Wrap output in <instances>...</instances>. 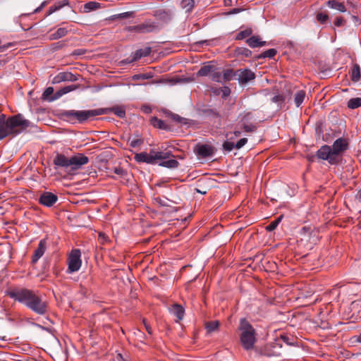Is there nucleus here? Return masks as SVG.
Returning a JSON list of instances; mask_svg holds the SVG:
<instances>
[{"label": "nucleus", "mask_w": 361, "mask_h": 361, "mask_svg": "<svg viewBox=\"0 0 361 361\" xmlns=\"http://www.w3.org/2000/svg\"><path fill=\"white\" fill-rule=\"evenodd\" d=\"M142 142V141L140 139H133L130 141V146L131 147L135 148V147H137V146H139L140 145H141Z\"/></svg>", "instance_id": "obj_51"}, {"label": "nucleus", "mask_w": 361, "mask_h": 361, "mask_svg": "<svg viewBox=\"0 0 361 361\" xmlns=\"http://www.w3.org/2000/svg\"><path fill=\"white\" fill-rule=\"evenodd\" d=\"M89 162V158L83 154L78 153L70 157L71 168L77 170Z\"/></svg>", "instance_id": "obj_13"}, {"label": "nucleus", "mask_w": 361, "mask_h": 361, "mask_svg": "<svg viewBox=\"0 0 361 361\" xmlns=\"http://www.w3.org/2000/svg\"><path fill=\"white\" fill-rule=\"evenodd\" d=\"M305 92L304 90H299L295 94V103L297 107H299L303 102L305 98Z\"/></svg>", "instance_id": "obj_33"}, {"label": "nucleus", "mask_w": 361, "mask_h": 361, "mask_svg": "<svg viewBox=\"0 0 361 361\" xmlns=\"http://www.w3.org/2000/svg\"><path fill=\"white\" fill-rule=\"evenodd\" d=\"M246 43L251 48L261 47L267 44V42L262 41L259 36H251L246 40Z\"/></svg>", "instance_id": "obj_21"}, {"label": "nucleus", "mask_w": 361, "mask_h": 361, "mask_svg": "<svg viewBox=\"0 0 361 361\" xmlns=\"http://www.w3.org/2000/svg\"><path fill=\"white\" fill-rule=\"evenodd\" d=\"M57 11L54 6L49 7L47 16H49Z\"/></svg>", "instance_id": "obj_63"}, {"label": "nucleus", "mask_w": 361, "mask_h": 361, "mask_svg": "<svg viewBox=\"0 0 361 361\" xmlns=\"http://www.w3.org/2000/svg\"><path fill=\"white\" fill-rule=\"evenodd\" d=\"M47 249V240L46 239H42L39 244L37 248L34 251V253L32 257V262L33 264L36 263L44 254Z\"/></svg>", "instance_id": "obj_16"}, {"label": "nucleus", "mask_w": 361, "mask_h": 361, "mask_svg": "<svg viewBox=\"0 0 361 361\" xmlns=\"http://www.w3.org/2000/svg\"><path fill=\"white\" fill-rule=\"evenodd\" d=\"M152 78V75L151 73H142V74H135L132 77V79L135 81L140 80H147Z\"/></svg>", "instance_id": "obj_44"}, {"label": "nucleus", "mask_w": 361, "mask_h": 361, "mask_svg": "<svg viewBox=\"0 0 361 361\" xmlns=\"http://www.w3.org/2000/svg\"><path fill=\"white\" fill-rule=\"evenodd\" d=\"M143 323L145 324V329H146L147 331L148 332V334H152V329H151L150 326L146 323L145 319H143Z\"/></svg>", "instance_id": "obj_62"}, {"label": "nucleus", "mask_w": 361, "mask_h": 361, "mask_svg": "<svg viewBox=\"0 0 361 361\" xmlns=\"http://www.w3.org/2000/svg\"><path fill=\"white\" fill-rule=\"evenodd\" d=\"M349 75L351 80L354 82H357L360 80L361 70L360 66L357 63L353 65L349 71Z\"/></svg>", "instance_id": "obj_20"}, {"label": "nucleus", "mask_w": 361, "mask_h": 361, "mask_svg": "<svg viewBox=\"0 0 361 361\" xmlns=\"http://www.w3.org/2000/svg\"><path fill=\"white\" fill-rule=\"evenodd\" d=\"M215 66L212 65H204V66L201 67L200 69L197 71V75L200 77L207 76L208 75L212 73L213 71H215Z\"/></svg>", "instance_id": "obj_27"}, {"label": "nucleus", "mask_w": 361, "mask_h": 361, "mask_svg": "<svg viewBox=\"0 0 361 361\" xmlns=\"http://www.w3.org/2000/svg\"><path fill=\"white\" fill-rule=\"evenodd\" d=\"M211 79L214 82H224V81L222 80L223 75H221V73L218 72V71H213V72H212V73H211Z\"/></svg>", "instance_id": "obj_41"}, {"label": "nucleus", "mask_w": 361, "mask_h": 361, "mask_svg": "<svg viewBox=\"0 0 361 361\" xmlns=\"http://www.w3.org/2000/svg\"><path fill=\"white\" fill-rule=\"evenodd\" d=\"M237 80L240 85H245L255 79V73L248 68L237 70Z\"/></svg>", "instance_id": "obj_12"}, {"label": "nucleus", "mask_w": 361, "mask_h": 361, "mask_svg": "<svg viewBox=\"0 0 361 361\" xmlns=\"http://www.w3.org/2000/svg\"><path fill=\"white\" fill-rule=\"evenodd\" d=\"M135 159L137 162H142L147 164H154V150H150L149 153L147 152H140L136 154L135 155Z\"/></svg>", "instance_id": "obj_18"}, {"label": "nucleus", "mask_w": 361, "mask_h": 361, "mask_svg": "<svg viewBox=\"0 0 361 361\" xmlns=\"http://www.w3.org/2000/svg\"><path fill=\"white\" fill-rule=\"evenodd\" d=\"M343 23H344V19L341 16L336 17L334 22V25L336 27H341V25H343Z\"/></svg>", "instance_id": "obj_54"}, {"label": "nucleus", "mask_w": 361, "mask_h": 361, "mask_svg": "<svg viewBox=\"0 0 361 361\" xmlns=\"http://www.w3.org/2000/svg\"><path fill=\"white\" fill-rule=\"evenodd\" d=\"M242 11H243V8H233L232 10H231L229 12H228V14H236V13H238L240 12H241Z\"/></svg>", "instance_id": "obj_58"}, {"label": "nucleus", "mask_w": 361, "mask_h": 361, "mask_svg": "<svg viewBox=\"0 0 361 361\" xmlns=\"http://www.w3.org/2000/svg\"><path fill=\"white\" fill-rule=\"evenodd\" d=\"M329 16L327 12H317L316 14V20L321 25H326L329 22Z\"/></svg>", "instance_id": "obj_28"}, {"label": "nucleus", "mask_w": 361, "mask_h": 361, "mask_svg": "<svg viewBox=\"0 0 361 361\" xmlns=\"http://www.w3.org/2000/svg\"><path fill=\"white\" fill-rule=\"evenodd\" d=\"M280 339V343L282 344V342L285 343L288 345H293L295 341V338L293 336L285 335V334H281L279 338H277L276 340Z\"/></svg>", "instance_id": "obj_36"}, {"label": "nucleus", "mask_w": 361, "mask_h": 361, "mask_svg": "<svg viewBox=\"0 0 361 361\" xmlns=\"http://www.w3.org/2000/svg\"><path fill=\"white\" fill-rule=\"evenodd\" d=\"M234 76H237V71H234L232 68L225 69L223 71V81H230Z\"/></svg>", "instance_id": "obj_31"}, {"label": "nucleus", "mask_w": 361, "mask_h": 361, "mask_svg": "<svg viewBox=\"0 0 361 361\" xmlns=\"http://www.w3.org/2000/svg\"><path fill=\"white\" fill-rule=\"evenodd\" d=\"M159 165L161 166L166 167V168L175 169L178 166L179 163L176 159H172L164 161L161 163H160Z\"/></svg>", "instance_id": "obj_38"}, {"label": "nucleus", "mask_w": 361, "mask_h": 361, "mask_svg": "<svg viewBox=\"0 0 361 361\" xmlns=\"http://www.w3.org/2000/svg\"><path fill=\"white\" fill-rule=\"evenodd\" d=\"M111 111L121 118L126 116V111L121 107H114L111 109Z\"/></svg>", "instance_id": "obj_42"}, {"label": "nucleus", "mask_w": 361, "mask_h": 361, "mask_svg": "<svg viewBox=\"0 0 361 361\" xmlns=\"http://www.w3.org/2000/svg\"><path fill=\"white\" fill-rule=\"evenodd\" d=\"M135 335L141 342H143L144 339L145 338V334L140 330H137V331L135 332Z\"/></svg>", "instance_id": "obj_53"}, {"label": "nucleus", "mask_w": 361, "mask_h": 361, "mask_svg": "<svg viewBox=\"0 0 361 361\" xmlns=\"http://www.w3.org/2000/svg\"><path fill=\"white\" fill-rule=\"evenodd\" d=\"M242 130L239 128L238 130H235L232 134H233L235 137H240L242 134Z\"/></svg>", "instance_id": "obj_61"}, {"label": "nucleus", "mask_w": 361, "mask_h": 361, "mask_svg": "<svg viewBox=\"0 0 361 361\" xmlns=\"http://www.w3.org/2000/svg\"><path fill=\"white\" fill-rule=\"evenodd\" d=\"M284 101V97L283 95L278 94L274 96L272 98V102H283Z\"/></svg>", "instance_id": "obj_55"}, {"label": "nucleus", "mask_w": 361, "mask_h": 361, "mask_svg": "<svg viewBox=\"0 0 361 361\" xmlns=\"http://www.w3.org/2000/svg\"><path fill=\"white\" fill-rule=\"evenodd\" d=\"M131 17H133V12H132V11H128V12L119 13L116 16L117 18H131Z\"/></svg>", "instance_id": "obj_49"}, {"label": "nucleus", "mask_w": 361, "mask_h": 361, "mask_svg": "<svg viewBox=\"0 0 361 361\" xmlns=\"http://www.w3.org/2000/svg\"><path fill=\"white\" fill-rule=\"evenodd\" d=\"M205 113H207L208 114H210V115H213L215 117H219L220 116L219 113L217 112L216 110H214V109H207V110L205 111Z\"/></svg>", "instance_id": "obj_56"}, {"label": "nucleus", "mask_w": 361, "mask_h": 361, "mask_svg": "<svg viewBox=\"0 0 361 361\" xmlns=\"http://www.w3.org/2000/svg\"><path fill=\"white\" fill-rule=\"evenodd\" d=\"M114 171L116 174L119 175L121 177H123L127 175L126 171L120 167L115 168Z\"/></svg>", "instance_id": "obj_50"}, {"label": "nucleus", "mask_w": 361, "mask_h": 361, "mask_svg": "<svg viewBox=\"0 0 361 361\" xmlns=\"http://www.w3.org/2000/svg\"><path fill=\"white\" fill-rule=\"evenodd\" d=\"M85 53V51L84 49H76L73 52V55H77V56H79V55H82Z\"/></svg>", "instance_id": "obj_60"}, {"label": "nucleus", "mask_w": 361, "mask_h": 361, "mask_svg": "<svg viewBox=\"0 0 361 361\" xmlns=\"http://www.w3.org/2000/svg\"><path fill=\"white\" fill-rule=\"evenodd\" d=\"M157 27L154 23L151 21H145L137 25L128 26L126 30L128 32H135L137 33H148L153 32Z\"/></svg>", "instance_id": "obj_9"}, {"label": "nucleus", "mask_w": 361, "mask_h": 361, "mask_svg": "<svg viewBox=\"0 0 361 361\" xmlns=\"http://www.w3.org/2000/svg\"><path fill=\"white\" fill-rule=\"evenodd\" d=\"M170 312L176 317L178 321H180L183 319L185 314V309L179 304H174L169 309Z\"/></svg>", "instance_id": "obj_19"}, {"label": "nucleus", "mask_w": 361, "mask_h": 361, "mask_svg": "<svg viewBox=\"0 0 361 361\" xmlns=\"http://www.w3.org/2000/svg\"><path fill=\"white\" fill-rule=\"evenodd\" d=\"M150 123L155 128L159 129H167V125L165 122L161 119H159L157 117H152L150 119Z\"/></svg>", "instance_id": "obj_29"}, {"label": "nucleus", "mask_w": 361, "mask_h": 361, "mask_svg": "<svg viewBox=\"0 0 361 361\" xmlns=\"http://www.w3.org/2000/svg\"><path fill=\"white\" fill-rule=\"evenodd\" d=\"M68 30L66 27H59L49 35L50 40H56L67 35Z\"/></svg>", "instance_id": "obj_25"}, {"label": "nucleus", "mask_w": 361, "mask_h": 361, "mask_svg": "<svg viewBox=\"0 0 361 361\" xmlns=\"http://www.w3.org/2000/svg\"><path fill=\"white\" fill-rule=\"evenodd\" d=\"M235 148V144L230 141H225L223 143V149L226 152H231Z\"/></svg>", "instance_id": "obj_45"}, {"label": "nucleus", "mask_w": 361, "mask_h": 361, "mask_svg": "<svg viewBox=\"0 0 361 361\" xmlns=\"http://www.w3.org/2000/svg\"><path fill=\"white\" fill-rule=\"evenodd\" d=\"M241 54L244 56H245L246 57H248L251 55L252 52L250 49H246V48H244L243 49V51H241Z\"/></svg>", "instance_id": "obj_59"}, {"label": "nucleus", "mask_w": 361, "mask_h": 361, "mask_svg": "<svg viewBox=\"0 0 361 361\" xmlns=\"http://www.w3.org/2000/svg\"><path fill=\"white\" fill-rule=\"evenodd\" d=\"M332 153L331 147L329 145H324L317 150V156L320 159L328 161V162L331 165L337 164V158H335Z\"/></svg>", "instance_id": "obj_7"}, {"label": "nucleus", "mask_w": 361, "mask_h": 361, "mask_svg": "<svg viewBox=\"0 0 361 361\" xmlns=\"http://www.w3.org/2000/svg\"><path fill=\"white\" fill-rule=\"evenodd\" d=\"M181 7L186 10V11H191L194 7V0H182L180 2Z\"/></svg>", "instance_id": "obj_39"}, {"label": "nucleus", "mask_w": 361, "mask_h": 361, "mask_svg": "<svg viewBox=\"0 0 361 361\" xmlns=\"http://www.w3.org/2000/svg\"><path fill=\"white\" fill-rule=\"evenodd\" d=\"M348 143L345 138H338L336 140L332 145L331 150L335 158H337V162L340 161L341 154L348 149Z\"/></svg>", "instance_id": "obj_10"}, {"label": "nucleus", "mask_w": 361, "mask_h": 361, "mask_svg": "<svg viewBox=\"0 0 361 361\" xmlns=\"http://www.w3.org/2000/svg\"><path fill=\"white\" fill-rule=\"evenodd\" d=\"M173 155L171 152H156L154 150V161L157 159H166Z\"/></svg>", "instance_id": "obj_35"}, {"label": "nucleus", "mask_w": 361, "mask_h": 361, "mask_svg": "<svg viewBox=\"0 0 361 361\" xmlns=\"http://www.w3.org/2000/svg\"><path fill=\"white\" fill-rule=\"evenodd\" d=\"M30 126V122L18 114L6 118L4 114L0 115V140L7 137H15Z\"/></svg>", "instance_id": "obj_2"}, {"label": "nucleus", "mask_w": 361, "mask_h": 361, "mask_svg": "<svg viewBox=\"0 0 361 361\" xmlns=\"http://www.w3.org/2000/svg\"><path fill=\"white\" fill-rule=\"evenodd\" d=\"M54 90L52 87H49L46 88L42 95V99L44 101L53 102L51 99L54 97L55 93H54Z\"/></svg>", "instance_id": "obj_30"}, {"label": "nucleus", "mask_w": 361, "mask_h": 361, "mask_svg": "<svg viewBox=\"0 0 361 361\" xmlns=\"http://www.w3.org/2000/svg\"><path fill=\"white\" fill-rule=\"evenodd\" d=\"M150 53H151L150 47L138 49L134 53L133 59L128 63L136 61L137 60H138L142 57L149 56L150 54Z\"/></svg>", "instance_id": "obj_24"}, {"label": "nucleus", "mask_w": 361, "mask_h": 361, "mask_svg": "<svg viewBox=\"0 0 361 361\" xmlns=\"http://www.w3.org/2000/svg\"><path fill=\"white\" fill-rule=\"evenodd\" d=\"M361 106V98L355 97L352 98L348 102V107L351 109H355Z\"/></svg>", "instance_id": "obj_37"}, {"label": "nucleus", "mask_w": 361, "mask_h": 361, "mask_svg": "<svg viewBox=\"0 0 361 361\" xmlns=\"http://www.w3.org/2000/svg\"><path fill=\"white\" fill-rule=\"evenodd\" d=\"M78 75H75L71 72H61L54 78V82L59 83L64 81L74 82L78 80Z\"/></svg>", "instance_id": "obj_15"}, {"label": "nucleus", "mask_w": 361, "mask_h": 361, "mask_svg": "<svg viewBox=\"0 0 361 361\" xmlns=\"http://www.w3.org/2000/svg\"><path fill=\"white\" fill-rule=\"evenodd\" d=\"M220 326V322L218 320L209 321L204 324L205 329L207 334H211L214 331H218Z\"/></svg>", "instance_id": "obj_26"}, {"label": "nucleus", "mask_w": 361, "mask_h": 361, "mask_svg": "<svg viewBox=\"0 0 361 361\" xmlns=\"http://www.w3.org/2000/svg\"><path fill=\"white\" fill-rule=\"evenodd\" d=\"M79 87V85H70L68 86H66L57 92H55L54 97L51 99L52 100H56L59 99L61 97H62L63 94H67L71 91H73Z\"/></svg>", "instance_id": "obj_22"}, {"label": "nucleus", "mask_w": 361, "mask_h": 361, "mask_svg": "<svg viewBox=\"0 0 361 361\" xmlns=\"http://www.w3.org/2000/svg\"><path fill=\"white\" fill-rule=\"evenodd\" d=\"M57 201V195L51 192H44L39 197V203L48 207H52Z\"/></svg>", "instance_id": "obj_14"}, {"label": "nucleus", "mask_w": 361, "mask_h": 361, "mask_svg": "<svg viewBox=\"0 0 361 361\" xmlns=\"http://www.w3.org/2000/svg\"><path fill=\"white\" fill-rule=\"evenodd\" d=\"M252 34V30L250 27H247L244 30L240 31L235 36L236 40H242L250 37Z\"/></svg>", "instance_id": "obj_34"}, {"label": "nucleus", "mask_w": 361, "mask_h": 361, "mask_svg": "<svg viewBox=\"0 0 361 361\" xmlns=\"http://www.w3.org/2000/svg\"><path fill=\"white\" fill-rule=\"evenodd\" d=\"M282 344L279 340H275L274 342L267 344L263 350V355L267 357H278L282 354Z\"/></svg>", "instance_id": "obj_8"}, {"label": "nucleus", "mask_w": 361, "mask_h": 361, "mask_svg": "<svg viewBox=\"0 0 361 361\" xmlns=\"http://www.w3.org/2000/svg\"><path fill=\"white\" fill-rule=\"evenodd\" d=\"M326 5L330 8L337 10L342 13L346 11V8L344 3L340 2L337 0H329L328 1H326Z\"/></svg>", "instance_id": "obj_23"}, {"label": "nucleus", "mask_w": 361, "mask_h": 361, "mask_svg": "<svg viewBox=\"0 0 361 361\" xmlns=\"http://www.w3.org/2000/svg\"><path fill=\"white\" fill-rule=\"evenodd\" d=\"M194 152L199 157L207 158L214 155L215 148L211 145L198 143L194 148Z\"/></svg>", "instance_id": "obj_11"}, {"label": "nucleus", "mask_w": 361, "mask_h": 361, "mask_svg": "<svg viewBox=\"0 0 361 361\" xmlns=\"http://www.w3.org/2000/svg\"><path fill=\"white\" fill-rule=\"evenodd\" d=\"M107 239L108 237L106 235V234L102 233L99 234V240L102 242V243L107 241Z\"/></svg>", "instance_id": "obj_57"}, {"label": "nucleus", "mask_w": 361, "mask_h": 361, "mask_svg": "<svg viewBox=\"0 0 361 361\" xmlns=\"http://www.w3.org/2000/svg\"><path fill=\"white\" fill-rule=\"evenodd\" d=\"M238 127L246 133H255L257 130V124L255 123L253 114L251 112H244L240 114Z\"/></svg>", "instance_id": "obj_5"}, {"label": "nucleus", "mask_w": 361, "mask_h": 361, "mask_svg": "<svg viewBox=\"0 0 361 361\" xmlns=\"http://www.w3.org/2000/svg\"><path fill=\"white\" fill-rule=\"evenodd\" d=\"M247 142V139L245 137L240 139L235 144V149H240Z\"/></svg>", "instance_id": "obj_48"}, {"label": "nucleus", "mask_w": 361, "mask_h": 361, "mask_svg": "<svg viewBox=\"0 0 361 361\" xmlns=\"http://www.w3.org/2000/svg\"><path fill=\"white\" fill-rule=\"evenodd\" d=\"M53 164L55 166V169L58 167H62L67 169L71 167L70 158L66 157L63 154H57L53 160Z\"/></svg>", "instance_id": "obj_17"}, {"label": "nucleus", "mask_w": 361, "mask_h": 361, "mask_svg": "<svg viewBox=\"0 0 361 361\" xmlns=\"http://www.w3.org/2000/svg\"><path fill=\"white\" fill-rule=\"evenodd\" d=\"M282 216L279 217L276 220L271 221L267 227L266 229L268 231H273L278 226L279 222L281 221Z\"/></svg>", "instance_id": "obj_43"}, {"label": "nucleus", "mask_w": 361, "mask_h": 361, "mask_svg": "<svg viewBox=\"0 0 361 361\" xmlns=\"http://www.w3.org/2000/svg\"><path fill=\"white\" fill-rule=\"evenodd\" d=\"M69 4L68 0H63L61 1H58L55 3L54 5L56 8H57V11L62 8L63 6H67Z\"/></svg>", "instance_id": "obj_47"}, {"label": "nucleus", "mask_w": 361, "mask_h": 361, "mask_svg": "<svg viewBox=\"0 0 361 361\" xmlns=\"http://www.w3.org/2000/svg\"><path fill=\"white\" fill-rule=\"evenodd\" d=\"M171 118L176 121L177 123H181V124H187L188 123V119L185 118H183L181 116H180L178 114H173L171 115Z\"/></svg>", "instance_id": "obj_46"}, {"label": "nucleus", "mask_w": 361, "mask_h": 361, "mask_svg": "<svg viewBox=\"0 0 361 361\" xmlns=\"http://www.w3.org/2000/svg\"><path fill=\"white\" fill-rule=\"evenodd\" d=\"M108 112L107 109H97L92 110H83V111H75L68 110L63 111L61 113V118L68 122L75 123L78 121L79 123H83L90 118L104 115Z\"/></svg>", "instance_id": "obj_3"}, {"label": "nucleus", "mask_w": 361, "mask_h": 361, "mask_svg": "<svg viewBox=\"0 0 361 361\" xmlns=\"http://www.w3.org/2000/svg\"><path fill=\"white\" fill-rule=\"evenodd\" d=\"M239 329L240 331V340L241 345L245 350H250L255 343V330L246 319L240 321Z\"/></svg>", "instance_id": "obj_4"}, {"label": "nucleus", "mask_w": 361, "mask_h": 361, "mask_svg": "<svg viewBox=\"0 0 361 361\" xmlns=\"http://www.w3.org/2000/svg\"><path fill=\"white\" fill-rule=\"evenodd\" d=\"M81 252L79 249L72 250L68 257V271L73 273L78 271L82 265Z\"/></svg>", "instance_id": "obj_6"}, {"label": "nucleus", "mask_w": 361, "mask_h": 361, "mask_svg": "<svg viewBox=\"0 0 361 361\" xmlns=\"http://www.w3.org/2000/svg\"><path fill=\"white\" fill-rule=\"evenodd\" d=\"M47 4V1H44L42 3V4L37 7V8H35L32 12V13H39L42 11V9L45 6V5ZM31 14V13H27V15H30ZM27 16V14H21L20 16Z\"/></svg>", "instance_id": "obj_52"}, {"label": "nucleus", "mask_w": 361, "mask_h": 361, "mask_svg": "<svg viewBox=\"0 0 361 361\" xmlns=\"http://www.w3.org/2000/svg\"><path fill=\"white\" fill-rule=\"evenodd\" d=\"M100 8V4L96 1H89L84 5V11L89 13Z\"/></svg>", "instance_id": "obj_32"}, {"label": "nucleus", "mask_w": 361, "mask_h": 361, "mask_svg": "<svg viewBox=\"0 0 361 361\" xmlns=\"http://www.w3.org/2000/svg\"><path fill=\"white\" fill-rule=\"evenodd\" d=\"M114 361H126V360L123 359V357L121 355V354H118L117 357H116V360H114Z\"/></svg>", "instance_id": "obj_64"}, {"label": "nucleus", "mask_w": 361, "mask_h": 361, "mask_svg": "<svg viewBox=\"0 0 361 361\" xmlns=\"http://www.w3.org/2000/svg\"><path fill=\"white\" fill-rule=\"evenodd\" d=\"M8 295L22 303L28 310L40 316L46 315L49 310L48 302L37 292L27 288H18L8 292Z\"/></svg>", "instance_id": "obj_1"}, {"label": "nucleus", "mask_w": 361, "mask_h": 361, "mask_svg": "<svg viewBox=\"0 0 361 361\" xmlns=\"http://www.w3.org/2000/svg\"><path fill=\"white\" fill-rule=\"evenodd\" d=\"M277 54V51L275 49H269L265 51H264L261 56L260 58H273L276 56Z\"/></svg>", "instance_id": "obj_40"}]
</instances>
